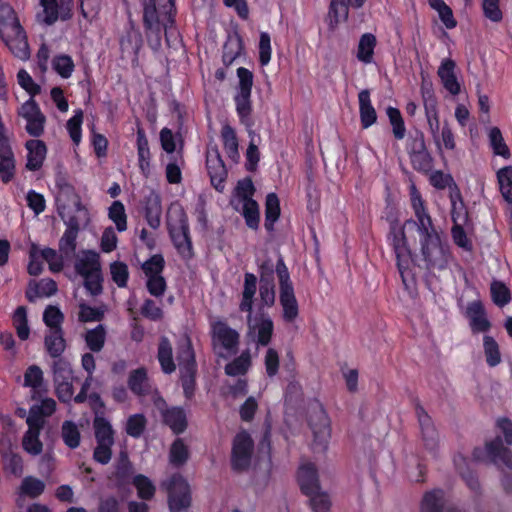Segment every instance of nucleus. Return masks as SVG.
Segmentation results:
<instances>
[{"label": "nucleus", "instance_id": "423d86ee", "mask_svg": "<svg viewBox=\"0 0 512 512\" xmlns=\"http://www.w3.org/2000/svg\"><path fill=\"white\" fill-rule=\"evenodd\" d=\"M276 274L279 280V300L283 309V319L291 323L298 317L299 310L293 284L282 258L277 262Z\"/></svg>", "mask_w": 512, "mask_h": 512}, {"label": "nucleus", "instance_id": "2f4dec72", "mask_svg": "<svg viewBox=\"0 0 512 512\" xmlns=\"http://www.w3.org/2000/svg\"><path fill=\"white\" fill-rule=\"evenodd\" d=\"M107 331L103 324L97 325L95 328L88 329L84 334V340L87 348L95 353L100 352L106 341Z\"/></svg>", "mask_w": 512, "mask_h": 512}, {"label": "nucleus", "instance_id": "4d7b16f0", "mask_svg": "<svg viewBox=\"0 0 512 512\" xmlns=\"http://www.w3.org/2000/svg\"><path fill=\"white\" fill-rule=\"evenodd\" d=\"M489 139L491 147L496 155H500L505 159H508L510 157L509 148L506 145L499 128L493 127L490 129Z\"/></svg>", "mask_w": 512, "mask_h": 512}, {"label": "nucleus", "instance_id": "4c0bfd02", "mask_svg": "<svg viewBox=\"0 0 512 512\" xmlns=\"http://www.w3.org/2000/svg\"><path fill=\"white\" fill-rule=\"evenodd\" d=\"M132 484L137 490V496L143 501L153 499L156 487L153 482L143 474H137L132 480Z\"/></svg>", "mask_w": 512, "mask_h": 512}, {"label": "nucleus", "instance_id": "bf43d9fd", "mask_svg": "<svg viewBox=\"0 0 512 512\" xmlns=\"http://www.w3.org/2000/svg\"><path fill=\"white\" fill-rule=\"evenodd\" d=\"M133 473V467L129 459L125 456L122 457L115 468L114 476L119 485L130 483Z\"/></svg>", "mask_w": 512, "mask_h": 512}, {"label": "nucleus", "instance_id": "8fccbe9b", "mask_svg": "<svg viewBox=\"0 0 512 512\" xmlns=\"http://www.w3.org/2000/svg\"><path fill=\"white\" fill-rule=\"evenodd\" d=\"M150 395L154 408L160 413V416H185L184 410L181 407H173L170 409L157 389H154Z\"/></svg>", "mask_w": 512, "mask_h": 512}, {"label": "nucleus", "instance_id": "dca6fc26", "mask_svg": "<svg viewBox=\"0 0 512 512\" xmlns=\"http://www.w3.org/2000/svg\"><path fill=\"white\" fill-rule=\"evenodd\" d=\"M207 170L211 179V184L216 190L220 192L223 191L224 182L227 177V170L217 149H213L208 152Z\"/></svg>", "mask_w": 512, "mask_h": 512}, {"label": "nucleus", "instance_id": "39448f33", "mask_svg": "<svg viewBox=\"0 0 512 512\" xmlns=\"http://www.w3.org/2000/svg\"><path fill=\"white\" fill-rule=\"evenodd\" d=\"M212 347L218 358L230 359L239 352L240 333L224 320L211 324Z\"/></svg>", "mask_w": 512, "mask_h": 512}, {"label": "nucleus", "instance_id": "b1692460", "mask_svg": "<svg viewBox=\"0 0 512 512\" xmlns=\"http://www.w3.org/2000/svg\"><path fill=\"white\" fill-rule=\"evenodd\" d=\"M455 62L452 59H445L440 67L438 68V76L440 77L443 86L447 89L452 95H457L460 93V83L458 82L455 75Z\"/></svg>", "mask_w": 512, "mask_h": 512}, {"label": "nucleus", "instance_id": "7c9ffc66", "mask_svg": "<svg viewBox=\"0 0 512 512\" xmlns=\"http://www.w3.org/2000/svg\"><path fill=\"white\" fill-rule=\"evenodd\" d=\"M25 387H30L34 394H40L46 392L44 387V374L42 369L38 365H30L24 372V383Z\"/></svg>", "mask_w": 512, "mask_h": 512}, {"label": "nucleus", "instance_id": "6e6d98bb", "mask_svg": "<svg viewBox=\"0 0 512 512\" xmlns=\"http://www.w3.org/2000/svg\"><path fill=\"white\" fill-rule=\"evenodd\" d=\"M64 314L57 306L49 305L43 313V322L49 330L63 329Z\"/></svg>", "mask_w": 512, "mask_h": 512}, {"label": "nucleus", "instance_id": "e2e57ef3", "mask_svg": "<svg viewBox=\"0 0 512 512\" xmlns=\"http://www.w3.org/2000/svg\"><path fill=\"white\" fill-rule=\"evenodd\" d=\"M161 148L169 155L176 156L181 159L180 151L176 150V139L171 129L164 127L160 131Z\"/></svg>", "mask_w": 512, "mask_h": 512}, {"label": "nucleus", "instance_id": "72a5a7b5", "mask_svg": "<svg viewBox=\"0 0 512 512\" xmlns=\"http://www.w3.org/2000/svg\"><path fill=\"white\" fill-rule=\"evenodd\" d=\"M446 507L444 492L440 489L427 492L421 503L422 512H443Z\"/></svg>", "mask_w": 512, "mask_h": 512}, {"label": "nucleus", "instance_id": "0eeeda50", "mask_svg": "<svg viewBox=\"0 0 512 512\" xmlns=\"http://www.w3.org/2000/svg\"><path fill=\"white\" fill-rule=\"evenodd\" d=\"M254 455V441L251 436L240 431L236 434L232 444L231 466L237 472L247 471L252 464Z\"/></svg>", "mask_w": 512, "mask_h": 512}, {"label": "nucleus", "instance_id": "603ef678", "mask_svg": "<svg viewBox=\"0 0 512 512\" xmlns=\"http://www.w3.org/2000/svg\"><path fill=\"white\" fill-rule=\"evenodd\" d=\"M108 216L115 223L116 229L119 232L127 229V215L122 202L114 201L109 207Z\"/></svg>", "mask_w": 512, "mask_h": 512}, {"label": "nucleus", "instance_id": "a18cd8bd", "mask_svg": "<svg viewBox=\"0 0 512 512\" xmlns=\"http://www.w3.org/2000/svg\"><path fill=\"white\" fill-rule=\"evenodd\" d=\"M242 205V214L245 218L246 224L252 229H257L259 225V206L252 198H246Z\"/></svg>", "mask_w": 512, "mask_h": 512}, {"label": "nucleus", "instance_id": "20e7f679", "mask_svg": "<svg viewBox=\"0 0 512 512\" xmlns=\"http://www.w3.org/2000/svg\"><path fill=\"white\" fill-rule=\"evenodd\" d=\"M167 226L172 242L183 257L192 255V240L188 219L182 207L172 204L167 212Z\"/></svg>", "mask_w": 512, "mask_h": 512}, {"label": "nucleus", "instance_id": "37998d69", "mask_svg": "<svg viewBox=\"0 0 512 512\" xmlns=\"http://www.w3.org/2000/svg\"><path fill=\"white\" fill-rule=\"evenodd\" d=\"M483 348L486 362L490 367H495L501 363V352L496 340L489 335L483 338Z\"/></svg>", "mask_w": 512, "mask_h": 512}, {"label": "nucleus", "instance_id": "e433bc0d", "mask_svg": "<svg viewBox=\"0 0 512 512\" xmlns=\"http://www.w3.org/2000/svg\"><path fill=\"white\" fill-rule=\"evenodd\" d=\"M95 438L98 444H114V431L107 418H93Z\"/></svg>", "mask_w": 512, "mask_h": 512}, {"label": "nucleus", "instance_id": "7ed1b4c3", "mask_svg": "<svg viewBox=\"0 0 512 512\" xmlns=\"http://www.w3.org/2000/svg\"><path fill=\"white\" fill-rule=\"evenodd\" d=\"M0 39L15 57L21 60L29 58L30 51L26 32L14 8L4 2L0 3Z\"/></svg>", "mask_w": 512, "mask_h": 512}, {"label": "nucleus", "instance_id": "4be33fe9", "mask_svg": "<svg viewBox=\"0 0 512 512\" xmlns=\"http://www.w3.org/2000/svg\"><path fill=\"white\" fill-rule=\"evenodd\" d=\"M309 426L313 433L315 448L325 450L331 432L329 418H310Z\"/></svg>", "mask_w": 512, "mask_h": 512}, {"label": "nucleus", "instance_id": "0e129e2a", "mask_svg": "<svg viewBox=\"0 0 512 512\" xmlns=\"http://www.w3.org/2000/svg\"><path fill=\"white\" fill-rule=\"evenodd\" d=\"M491 296L493 302L503 307L510 301V291L503 282L493 281L491 283Z\"/></svg>", "mask_w": 512, "mask_h": 512}, {"label": "nucleus", "instance_id": "774afa93", "mask_svg": "<svg viewBox=\"0 0 512 512\" xmlns=\"http://www.w3.org/2000/svg\"><path fill=\"white\" fill-rule=\"evenodd\" d=\"M170 462L175 466L184 464L188 458V450L181 439H176L170 449Z\"/></svg>", "mask_w": 512, "mask_h": 512}, {"label": "nucleus", "instance_id": "1a4fd4ad", "mask_svg": "<svg viewBox=\"0 0 512 512\" xmlns=\"http://www.w3.org/2000/svg\"><path fill=\"white\" fill-rule=\"evenodd\" d=\"M18 115L26 121L25 130L31 137L38 139L43 135L46 117L34 99L30 98L23 103L18 110Z\"/></svg>", "mask_w": 512, "mask_h": 512}, {"label": "nucleus", "instance_id": "c03bdc74", "mask_svg": "<svg viewBox=\"0 0 512 512\" xmlns=\"http://www.w3.org/2000/svg\"><path fill=\"white\" fill-rule=\"evenodd\" d=\"M104 316L105 309L102 306L92 307L86 303L79 304L78 320L81 323L100 322Z\"/></svg>", "mask_w": 512, "mask_h": 512}, {"label": "nucleus", "instance_id": "412c9836", "mask_svg": "<svg viewBox=\"0 0 512 512\" xmlns=\"http://www.w3.org/2000/svg\"><path fill=\"white\" fill-rule=\"evenodd\" d=\"M44 347L53 360L62 359L67 347L63 329L49 330L44 337Z\"/></svg>", "mask_w": 512, "mask_h": 512}, {"label": "nucleus", "instance_id": "58836bf2", "mask_svg": "<svg viewBox=\"0 0 512 512\" xmlns=\"http://www.w3.org/2000/svg\"><path fill=\"white\" fill-rule=\"evenodd\" d=\"M221 136L228 157L236 162L239 159V152L235 130L231 126L225 125L222 128Z\"/></svg>", "mask_w": 512, "mask_h": 512}, {"label": "nucleus", "instance_id": "a211bd4d", "mask_svg": "<svg viewBox=\"0 0 512 512\" xmlns=\"http://www.w3.org/2000/svg\"><path fill=\"white\" fill-rule=\"evenodd\" d=\"M127 385L130 391L138 397L150 395L154 390L144 367L134 369L129 373Z\"/></svg>", "mask_w": 512, "mask_h": 512}, {"label": "nucleus", "instance_id": "4468645a", "mask_svg": "<svg viewBox=\"0 0 512 512\" xmlns=\"http://www.w3.org/2000/svg\"><path fill=\"white\" fill-rule=\"evenodd\" d=\"M274 269L271 261H265L260 266V298L264 305L272 306L275 303Z\"/></svg>", "mask_w": 512, "mask_h": 512}, {"label": "nucleus", "instance_id": "393cba45", "mask_svg": "<svg viewBox=\"0 0 512 512\" xmlns=\"http://www.w3.org/2000/svg\"><path fill=\"white\" fill-rule=\"evenodd\" d=\"M16 173V161L10 145L4 143L0 149V177L3 183L7 184L14 178Z\"/></svg>", "mask_w": 512, "mask_h": 512}, {"label": "nucleus", "instance_id": "5701e85b", "mask_svg": "<svg viewBox=\"0 0 512 512\" xmlns=\"http://www.w3.org/2000/svg\"><path fill=\"white\" fill-rule=\"evenodd\" d=\"M143 212L147 224L152 229H157L160 226L162 214V205L159 195L151 193L145 198Z\"/></svg>", "mask_w": 512, "mask_h": 512}, {"label": "nucleus", "instance_id": "49530a36", "mask_svg": "<svg viewBox=\"0 0 512 512\" xmlns=\"http://www.w3.org/2000/svg\"><path fill=\"white\" fill-rule=\"evenodd\" d=\"M53 382L75 380L70 362L65 358L53 360Z\"/></svg>", "mask_w": 512, "mask_h": 512}, {"label": "nucleus", "instance_id": "aec40b11", "mask_svg": "<svg viewBox=\"0 0 512 512\" xmlns=\"http://www.w3.org/2000/svg\"><path fill=\"white\" fill-rule=\"evenodd\" d=\"M364 2L365 0H331L328 13L329 26L335 28L339 22L347 19L349 5L360 8Z\"/></svg>", "mask_w": 512, "mask_h": 512}, {"label": "nucleus", "instance_id": "6e6552de", "mask_svg": "<svg viewBox=\"0 0 512 512\" xmlns=\"http://www.w3.org/2000/svg\"><path fill=\"white\" fill-rule=\"evenodd\" d=\"M168 505L171 512H181L190 505V487L180 474L171 476L167 485Z\"/></svg>", "mask_w": 512, "mask_h": 512}, {"label": "nucleus", "instance_id": "f3484780", "mask_svg": "<svg viewBox=\"0 0 512 512\" xmlns=\"http://www.w3.org/2000/svg\"><path fill=\"white\" fill-rule=\"evenodd\" d=\"M136 147L138 166L141 174L148 178L151 173V152L149 148V142L146 136V132L142 127L137 128L136 132Z\"/></svg>", "mask_w": 512, "mask_h": 512}, {"label": "nucleus", "instance_id": "c85d7f7f", "mask_svg": "<svg viewBox=\"0 0 512 512\" xmlns=\"http://www.w3.org/2000/svg\"><path fill=\"white\" fill-rule=\"evenodd\" d=\"M468 316L471 320L472 329L476 332H485L490 328V322L486 318L484 308L479 301H474L467 308Z\"/></svg>", "mask_w": 512, "mask_h": 512}, {"label": "nucleus", "instance_id": "338daca9", "mask_svg": "<svg viewBox=\"0 0 512 512\" xmlns=\"http://www.w3.org/2000/svg\"><path fill=\"white\" fill-rule=\"evenodd\" d=\"M40 257L49 264V269L53 273L62 271L64 267L63 256H58L56 250L46 247L40 251Z\"/></svg>", "mask_w": 512, "mask_h": 512}, {"label": "nucleus", "instance_id": "864d4df0", "mask_svg": "<svg viewBox=\"0 0 512 512\" xmlns=\"http://www.w3.org/2000/svg\"><path fill=\"white\" fill-rule=\"evenodd\" d=\"M83 111L78 109L67 121L66 128L74 144L78 145L82 138Z\"/></svg>", "mask_w": 512, "mask_h": 512}, {"label": "nucleus", "instance_id": "f8f14e48", "mask_svg": "<svg viewBox=\"0 0 512 512\" xmlns=\"http://www.w3.org/2000/svg\"><path fill=\"white\" fill-rule=\"evenodd\" d=\"M247 335L253 340L256 339L257 343L263 346L269 344L273 333V322L270 317L263 314L252 317L247 316Z\"/></svg>", "mask_w": 512, "mask_h": 512}, {"label": "nucleus", "instance_id": "9b49d317", "mask_svg": "<svg viewBox=\"0 0 512 512\" xmlns=\"http://www.w3.org/2000/svg\"><path fill=\"white\" fill-rule=\"evenodd\" d=\"M177 360L180 372V381L183 387L185 396L188 399L192 398V341L189 336H186L185 349L179 350L177 353Z\"/></svg>", "mask_w": 512, "mask_h": 512}, {"label": "nucleus", "instance_id": "2eb2a0df", "mask_svg": "<svg viewBox=\"0 0 512 512\" xmlns=\"http://www.w3.org/2000/svg\"><path fill=\"white\" fill-rule=\"evenodd\" d=\"M46 418H26L28 430L23 437V448L32 455L42 452V442L39 439L40 430L45 424Z\"/></svg>", "mask_w": 512, "mask_h": 512}, {"label": "nucleus", "instance_id": "69168bd1", "mask_svg": "<svg viewBox=\"0 0 512 512\" xmlns=\"http://www.w3.org/2000/svg\"><path fill=\"white\" fill-rule=\"evenodd\" d=\"M56 410V402L52 398H43L39 403L33 404L28 416H52Z\"/></svg>", "mask_w": 512, "mask_h": 512}, {"label": "nucleus", "instance_id": "f704fd0d", "mask_svg": "<svg viewBox=\"0 0 512 512\" xmlns=\"http://www.w3.org/2000/svg\"><path fill=\"white\" fill-rule=\"evenodd\" d=\"M251 366V356L249 350L243 351L238 357L234 358L233 361L229 362L225 366V373L228 376H242L247 373Z\"/></svg>", "mask_w": 512, "mask_h": 512}, {"label": "nucleus", "instance_id": "f03ea898", "mask_svg": "<svg viewBox=\"0 0 512 512\" xmlns=\"http://www.w3.org/2000/svg\"><path fill=\"white\" fill-rule=\"evenodd\" d=\"M175 16V0H145L143 26L152 50L161 48L163 33L169 48L177 50L182 47V39L174 27Z\"/></svg>", "mask_w": 512, "mask_h": 512}, {"label": "nucleus", "instance_id": "5fc2aeb1", "mask_svg": "<svg viewBox=\"0 0 512 512\" xmlns=\"http://www.w3.org/2000/svg\"><path fill=\"white\" fill-rule=\"evenodd\" d=\"M80 431L72 421H65L62 425V439L67 447L76 449L80 445Z\"/></svg>", "mask_w": 512, "mask_h": 512}, {"label": "nucleus", "instance_id": "ea45409f", "mask_svg": "<svg viewBox=\"0 0 512 512\" xmlns=\"http://www.w3.org/2000/svg\"><path fill=\"white\" fill-rule=\"evenodd\" d=\"M375 46L376 37L373 34L366 33L362 35L358 44L357 58L364 63H370Z\"/></svg>", "mask_w": 512, "mask_h": 512}, {"label": "nucleus", "instance_id": "a878e982", "mask_svg": "<svg viewBox=\"0 0 512 512\" xmlns=\"http://www.w3.org/2000/svg\"><path fill=\"white\" fill-rule=\"evenodd\" d=\"M298 481L304 494L320 488L317 469L314 464L306 463L299 468Z\"/></svg>", "mask_w": 512, "mask_h": 512}, {"label": "nucleus", "instance_id": "052dcab7", "mask_svg": "<svg viewBox=\"0 0 512 512\" xmlns=\"http://www.w3.org/2000/svg\"><path fill=\"white\" fill-rule=\"evenodd\" d=\"M53 69L62 77L69 78L74 71V62L69 55H58L53 59Z\"/></svg>", "mask_w": 512, "mask_h": 512}, {"label": "nucleus", "instance_id": "13d9d810", "mask_svg": "<svg viewBox=\"0 0 512 512\" xmlns=\"http://www.w3.org/2000/svg\"><path fill=\"white\" fill-rule=\"evenodd\" d=\"M165 260L161 254H154L142 264V270L146 277L162 275Z\"/></svg>", "mask_w": 512, "mask_h": 512}, {"label": "nucleus", "instance_id": "9d476101", "mask_svg": "<svg viewBox=\"0 0 512 512\" xmlns=\"http://www.w3.org/2000/svg\"><path fill=\"white\" fill-rule=\"evenodd\" d=\"M43 7V22L51 26L58 19L67 21L72 18L73 0H39Z\"/></svg>", "mask_w": 512, "mask_h": 512}, {"label": "nucleus", "instance_id": "79ce46f5", "mask_svg": "<svg viewBox=\"0 0 512 512\" xmlns=\"http://www.w3.org/2000/svg\"><path fill=\"white\" fill-rule=\"evenodd\" d=\"M309 497V503L314 512H329L331 508V499L327 492L316 489L306 494Z\"/></svg>", "mask_w": 512, "mask_h": 512}, {"label": "nucleus", "instance_id": "09e8293b", "mask_svg": "<svg viewBox=\"0 0 512 512\" xmlns=\"http://www.w3.org/2000/svg\"><path fill=\"white\" fill-rule=\"evenodd\" d=\"M497 179L503 198L512 204V166H506L497 172Z\"/></svg>", "mask_w": 512, "mask_h": 512}, {"label": "nucleus", "instance_id": "3c124183", "mask_svg": "<svg viewBox=\"0 0 512 512\" xmlns=\"http://www.w3.org/2000/svg\"><path fill=\"white\" fill-rule=\"evenodd\" d=\"M45 489V483L33 476H27L22 480L20 490L23 495L32 499L39 497Z\"/></svg>", "mask_w": 512, "mask_h": 512}, {"label": "nucleus", "instance_id": "bb28decb", "mask_svg": "<svg viewBox=\"0 0 512 512\" xmlns=\"http://www.w3.org/2000/svg\"><path fill=\"white\" fill-rule=\"evenodd\" d=\"M157 359L163 373L171 374L176 370L172 345L167 337L160 338L158 343Z\"/></svg>", "mask_w": 512, "mask_h": 512}, {"label": "nucleus", "instance_id": "473e14b6", "mask_svg": "<svg viewBox=\"0 0 512 512\" xmlns=\"http://www.w3.org/2000/svg\"><path fill=\"white\" fill-rule=\"evenodd\" d=\"M101 269L99 255L93 250L84 252V257L78 259L75 263L76 272L82 277L99 271Z\"/></svg>", "mask_w": 512, "mask_h": 512}, {"label": "nucleus", "instance_id": "a19ab883", "mask_svg": "<svg viewBox=\"0 0 512 512\" xmlns=\"http://www.w3.org/2000/svg\"><path fill=\"white\" fill-rule=\"evenodd\" d=\"M13 325L20 340L25 341L29 338L30 328L27 319V310L24 306L16 308L13 314Z\"/></svg>", "mask_w": 512, "mask_h": 512}, {"label": "nucleus", "instance_id": "de8ad7c7", "mask_svg": "<svg viewBox=\"0 0 512 512\" xmlns=\"http://www.w3.org/2000/svg\"><path fill=\"white\" fill-rule=\"evenodd\" d=\"M242 50V42L238 36L229 37L223 46L222 60L225 66H230L239 56Z\"/></svg>", "mask_w": 512, "mask_h": 512}, {"label": "nucleus", "instance_id": "f257e3e1", "mask_svg": "<svg viewBox=\"0 0 512 512\" xmlns=\"http://www.w3.org/2000/svg\"><path fill=\"white\" fill-rule=\"evenodd\" d=\"M412 204L417 221L407 220L401 228L396 229L394 226L391 228L397 265L405 285H407L406 271L411 262V251L406 239L407 234L409 236H419L422 256L428 270L432 272L440 271L446 267L448 262V253L432 225L430 216L424 212L421 197L415 186H412Z\"/></svg>", "mask_w": 512, "mask_h": 512}, {"label": "nucleus", "instance_id": "680f3d73", "mask_svg": "<svg viewBox=\"0 0 512 512\" xmlns=\"http://www.w3.org/2000/svg\"><path fill=\"white\" fill-rule=\"evenodd\" d=\"M110 272L112 280L118 287L124 288L127 286L129 279L128 266L124 262L115 261L110 265Z\"/></svg>", "mask_w": 512, "mask_h": 512}, {"label": "nucleus", "instance_id": "c9c22d12", "mask_svg": "<svg viewBox=\"0 0 512 512\" xmlns=\"http://www.w3.org/2000/svg\"><path fill=\"white\" fill-rule=\"evenodd\" d=\"M280 216V203L275 193H269L265 202V228L268 231L273 230L274 223Z\"/></svg>", "mask_w": 512, "mask_h": 512}, {"label": "nucleus", "instance_id": "6ab92c4d", "mask_svg": "<svg viewBox=\"0 0 512 512\" xmlns=\"http://www.w3.org/2000/svg\"><path fill=\"white\" fill-rule=\"evenodd\" d=\"M486 452L491 461L497 466L512 469V452L503 445L500 437L486 443Z\"/></svg>", "mask_w": 512, "mask_h": 512}, {"label": "nucleus", "instance_id": "ddd939ff", "mask_svg": "<svg viewBox=\"0 0 512 512\" xmlns=\"http://www.w3.org/2000/svg\"><path fill=\"white\" fill-rule=\"evenodd\" d=\"M27 151L25 168L28 171H38L43 167L47 157L48 148L40 139H30L24 144Z\"/></svg>", "mask_w": 512, "mask_h": 512}, {"label": "nucleus", "instance_id": "c756f323", "mask_svg": "<svg viewBox=\"0 0 512 512\" xmlns=\"http://www.w3.org/2000/svg\"><path fill=\"white\" fill-rule=\"evenodd\" d=\"M78 225H69L59 240V252L66 259L74 256L77 246Z\"/></svg>", "mask_w": 512, "mask_h": 512}, {"label": "nucleus", "instance_id": "cd10ccee", "mask_svg": "<svg viewBox=\"0 0 512 512\" xmlns=\"http://www.w3.org/2000/svg\"><path fill=\"white\" fill-rule=\"evenodd\" d=\"M358 99L361 124L364 128H368L377 120L376 111L371 104L369 90L365 89L360 91Z\"/></svg>", "mask_w": 512, "mask_h": 512}]
</instances>
